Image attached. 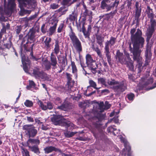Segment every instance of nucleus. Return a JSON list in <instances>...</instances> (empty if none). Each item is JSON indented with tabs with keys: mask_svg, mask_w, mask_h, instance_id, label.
Masks as SVG:
<instances>
[{
	"mask_svg": "<svg viewBox=\"0 0 156 156\" xmlns=\"http://www.w3.org/2000/svg\"><path fill=\"white\" fill-rule=\"evenodd\" d=\"M78 16V14L76 12H75L74 11L72 12L71 14L69 15V17L67 18V20H69L70 22H72L74 23V21H76V22L77 20V17Z\"/></svg>",
	"mask_w": 156,
	"mask_h": 156,
	"instance_id": "21",
	"label": "nucleus"
},
{
	"mask_svg": "<svg viewBox=\"0 0 156 156\" xmlns=\"http://www.w3.org/2000/svg\"><path fill=\"white\" fill-rule=\"evenodd\" d=\"M115 58L118 62L122 64H124L126 61V58H124L123 53L120 52L119 50H117L115 56Z\"/></svg>",
	"mask_w": 156,
	"mask_h": 156,
	"instance_id": "15",
	"label": "nucleus"
},
{
	"mask_svg": "<svg viewBox=\"0 0 156 156\" xmlns=\"http://www.w3.org/2000/svg\"><path fill=\"white\" fill-rule=\"evenodd\" d=\"M115 1L114 2H113V4L114 7H117L119 2V0H112Z\"/></svg>",
	"mask_w": 156,
	"mask_h": 156,
	"instance_id": "61",
	"label": "nucleus"
},
{
	"mask_svg": "<svg viewBox=\"0 0 156 156\" xmlns=\"http://www.w3.org/2000/svg\"><path fill=\"white\" fill-rule=\"evenodd\" d=\"M92 125L97 129H99L101 127V125L99 123L100 121L99 118L97 117H94L93 119Z\"/></svg>",
	"mask_w": 156,
	"mask_h": 156,
	"instance_id": "26",
	"label": "nucleus"
},
{
	"mask_svg": "<svg viewBox=\"0 0 156 156\" xmlns=\"http://www.w3.org/2000/svg\"><path fill=\"white\" fill-rule=\"evenodd\" d=\"M71 66H72V73H74L77 72V69L74 62L71 61Z\"/></svg>",
	"mask_w": 156,
	"mask_h": 156,
	"instance_id": "44",
	"label": "nucleus"
},
{
	"mask_svg": "<svg viewBox=\"0 0 156 156\" xmlns=\"http://www.w3.org/2000/svg\"><path fill=\"white\" fill-rule=\"evenodd\" d=\"M29 84L32 87H35L36 86V84L34 81L32 80H29Z\"/></svg>",
	"mask_w": 156,
	"mask_h": 156,
	"instance_id": "59",
	"label": "nucleus"
},
{
	"mask_svg": "<svg viewBox=\"0 0 156 156\" xmlns=\"http://www.w3.org/2000/svg\"><path fill=\"white\" fill-rule=\"evenodd\" d=\"M85 58L87 65L95 61L93 59L91 55L88 54L86 55Z\"/></svg>",
	"mask_w": 156,
	"mask_h": 156,
	"instance_id": "33",
	"label": "nucleus"
},
{
	"mask_svg": "<svg viewBox=\"0 0 156 156\" xmlns=\"http://www.w3.org/2000/svg\"><path fill=\"white\" fill-rule=\"evenodd\" d=\"M51 121L55 125L64 126L67 128L70 126L73 127V125L70 121L66 120L60 115L54 116L51 119Z\"/></svg>",
	"mask_w": 156,
	"mask_h": 156,
	"instance_id": "5",
	"label": "nucleus"
},
{
	"mask_svg": "<svg viewBox=\"0 0 156 156\" xmlns=\"http://www.w3.org/2000/svg\"><path fill=\"white\" fill-rule=\"evenodd\" d=\"M24 104L27 107H31L33 105V103L31 101L27 100L24 103Z\"/></svg>",
	"mask_w": 156,
	"mask_h": 156,
	"instance_id": "41",
	"label": "nucleus"
},
{
	"mask_svg": "<svg viewBox=\"0 0 156 156\" xmlns=\"http://www.w3.org/2000/svg\"><path fill=\"white\" fill-rule=\"evenodd\" d=\"M153 82V79L152 77H150L145 81L144 83L143 84L144 87H146L149 85L151 84Z\"/></svg>",
	"mask_w": 156,
	"mask_h": 156,
	"instance_id": "38",
	"label": "nucleus"
},
{
	"mask_svg": "<svg viewBox=\"0 0 156 156\" xmlns=\"http://www.w3.org/2000/svg\"><path fill=\"white\" fill-rule=\"evenodd\" d=\"M66 26L63 23H62L60 24L57 29V32L60 33L62 31L63 29L65 28Z\"/></svg>",
	"mask_w": 156,
	"mask_h": 156,
	"instance_id": "47",
	"label": "nucleus"
},
{
	"mask_svg": "<svg viewBox=\"0 0 156 156\" xmlns=\"http://www.w3.org/2000/svg\"><path fill=\"white\" fill-rule=\"evenodd\" d=\"M124 64L126 65V66L129 68V69L131 71H133L134 70V66L133 62L132 60L130 61H126L125 62V63Z\"/></svg>",
	"mask_w": 156,
	"mask_h": 156,
	"instance_id": "27",
	"label": "nucleus"
},
{
	"mask_svg": "<svg viewBox=\"0 0 156 156\" xmlns=\"http://www.w3.org/2000/svg\"><path fill=\"white\" fill-rule=\"evenodd\" d=\"M29 138L27 142L28 146L30 144L31 145L35 144L37 146L40 144V141L39 139H31L30 138Z\"/></svg>",
	"mask_w": 156,
	"mask_h": 156,
	"instance_id": "25",
	"label": "nucleus"
},
{
	"mask_svg": "<svg viewBox=\"0 0 156 156\" xmlns=\"http://www.w3.org/2000/svg\"><path fill=\"white\" fill-rule=\"evenodd\" d=\"M87 66L93 74H95L97 73H100L101 71H102V69L101 68H99L100 70H97L98 68V65L96 61L89 64L87 65Z\"/></svg>",
	"mask_w": 156,
	"mask_h": 156,
	"instance_id": "12",
	"label": "nucleus"
},
{
	"mask_svg": "<svg viewBox=\"0 0 156 156\" xmlns=\"http://www.w3.org/2000/svg\"><path fill=\"white\" fill-rule=\"evenodd\" d=\"M110 92L109 90L108 89H105L101 90V93L102 94H103L104 95H106L107 94H108Z\"/></svg>",
	"mask_w": 156,
	"mask_h": 156,
	"instance_id": "58",
	"label": "nucleus"
},
{
	"mask_svg": "<svg viewBox=\"0 0 156 156\" xmlns=\"http://www.w3.org/2000/svg\"><path fill=\"white\" fill-rule=\"evenodd\" d=\"M145 12L147 15V17L150 20L154 19V14L153 9L151 8L150 6H147L145 10Z\"/></svg>",
	"mask_w": 156,
	"mask_h": 156,
	"instance_id": "19",
	"label": "nucleus"
},
{
	"mask_svg": "<svg viewBox=\"0 0 156 156\" xmlns=\"http://www.w3.org/2000/svg\"><path fill=\"white\" fill-rule=\"evenodd\" d=\"M141 8H140V10H135V17L136 21V23L137 24H138L139 23V22L140 20V17L141 16Z\"/></svg>",
	"mask_w": 156,
	"mask_h": 156,
	"instance_id": "29",
	"label": "nucleus"
},
{
	"mask_svg": "<svg viewBox=\"0 0 156 156\" xmlns=\"http://www.w3.org/2000/svg\"><path fill=\"white\" fill-rule=\"evenodd\" d=\"M57 90L61 92H62L64 90L65 88L62 86H59L57 87Z\"/></svg>",
	"mask_w": 156,
	"mask_h": 156,
	"instance_id": "63",
	"label": "nucleus"
},
{
	"mask_svg": "<svg viewBox=\"0 0 156 156\" xmlns=\"http://www.w3.org/2000/svg\"><path fill=\"white\" fill-rule=\"evenodd\" d=\"M89 83L90 84V86L92 87L94 89H98L100 88H98L97 87V84L96 83L92 80H89Z\"/></svg>",
	"mask_w": 156,
	"mask_h": 156,
	"instance_id": "42",
	"label": "nucleus"
},
{
	"mask_svg": "<svg viewBox=\"0 0 156 156\" xmlns=\"http://www.w3.org/2000/svg\"><path fill=\"white\" fill-rule=\"evenodd\" d=\"M22 63L23 65V68L24 71L27 73L29 71L28 66L30 65V61L28 59L27 60L22 59Z\"/></svg>",
	"mask_w": 156,
	"mask_h": 156,
	"instance_id": "23",
	"label": "nucleus"
},
{
	"mask_svg": "<svg viewBox=\"0 0 156 156\" xmlns=\"http://www.w3.org/2000/svg\"><path fill=\"white\" fill-rule=\"evenodd\" d=\"M126 96L129 101H133L135 97V95L133 93H130L128 94Z\"/></svg>",
	"mask_w": 156,
	"mask_h": 156,
	"instance_id": "53",
	"label": "nucleus"
},
{
	"mask_svg": "<svg viewBox=\"0 0 156 156\" xmlns=\"http://www.w3.org/2000/svg\"><path fill=\"white\" fill-rule=\"evenodd\" d=\"M34 45V43L32 44V45H30V47L27 48L26 46H25V48H24V50L26 51H31L30 55L31 56V58L33 61H37L39 59V58H36L33 55V47Z\"/></svg>",
	"mask_w": 156,
	"mask_h": 156,
	"instance_id": "18",
	"label": "nucleus"
},
{
	"mask_svg": "<svg viewBox=\"0 0 156 156\" xmlns=\"http://www.w3.org/2000/svg\"><path fill=\"white\" fill-rule=\"evenodd\" d=\"M43 65L46 70H49L51 69L52 65L51 63L50 62L48 61V59L45 60L44 61Z\"/></svg>",
	"mask_w": 156,
	"mask_h": 156,
	"instance_id": "31",
	"label": "nucleus"
},
{
	"mask_svg": "<svg viewBox=\"0 0 156 156\" xmlns=\"http://www.w3.org/2000/svg\"><path fill=\"white\" fill-rule=\"evenodd\" d=\"M21 153L23 156H29V152L27 150L23 147L21 148Z\"/></svg>",
	"mask_w": 156,
	"mask_h": 156,
	"instance_id": "37",
	"label": "nucleus"
},
{
	"mask_svg": "<svg viewBox=\"0 0 156 156\" xmlns=\"http://www.w3.org/2000/svg\"><path fill=\"white\" fill-rule=\"evenodd\" d=\"M116 42V38L111 36L109 40H108L105 43L104 53L107 58L108 62L110 66H112L111 55L109 47L111 48L114 45Z\"/></svg>",
	"mask_w": 156,
	"mask_h": 156,
	"instance_id": "3",
	"label": "nucleus"
},
{
	"mask_svg": "<svg viewBox=\"0 0 156 156\" xmlns=\"http://www.w3.org/2000/svg\"><path fill=\"white\" fill-rule=\"evenodd\" d=\"M87 105V103L84 101L81 102L79 103V106L80 108H85Z\"/></svg>",
	"mask_w": 156,
	"mask_h": 156,
	"instance_id": "55",
	"label": "nucleus"
},
{
	"mask_svg": "<svg viewBox=\"0 0 156 156\" xmlns=\"http://www.w3.org/2000/svg\"><path fill=\"white\" fill-rule=\"evenodd\" d=\"M50 62L53 66V69H55L56 68L57 61L56 56L52 52L50 55Z\"/></svg>",
	"mask_w": 156,
	"mask_h": 156,
	"instance_id": "22",
	"label": "nucleus"
},
{
	"mask_svg": "<svg viewBox=\"0 0 156 156\" xmlns=\"http://www.w3.org/2000/svg\"><path fill=\"white\" fill-rule=\"evenodd\" d=\"M70 103L65 100L61 105L58 106L57 108L65 111H68L70 108Z\"/></svg>",
	"mask_w": 156,
	"mask_h": 156,
	"instance_id": "17",
	"label": "nucleus"
},
{
	"mask_svg": "<svg viewBox=\"0 0 156 156\" xmlns=\"http://www.w3.org/2000/svg\"><path fill=\"white\" fill-rule=\"evenodd\" d=\"M124 147L127 150V155L128 156H131V152H130L131 148L130 146L127 144H125Z\"/></svg>",
	"mask_w": 156,
	"mask_h": 156,
	"instance_id": "48",
	"label": "nucleus"
},
{
	"mask_svg": "<svg viewBox=\"0 0 156 156\" xmlns=\"http://www.w3.org/2000/svg\"><path fill=\"white\" fill-rule=\"evenodd\" d=\"M66 78L67 80V83L68 85L69 84L71 83V80H72V75L69 73H66Z\"/></svg>",
	"mask_w": 156,
	"mask_h": 156,
	"instance_id": "49",
	"label": "nucleus"
},
{
	"mask_svg": "<svg viewBox=\"0 0 156 156\" xmlns=\"http://www.w3.org/2000/svg\"><path fill=\"white\" fill-rule=\"evenodd\" d=\"M12 44V42L11 41H10L9 42V43L4 44V46L6 48L9 49L11 48Z\"/></svg>",
	"mask_w": 156,
	"mask_h": 156,
	"instance_id": "56",
	"label": "nucleus"
},
{
	"mask_svg": "<svg viewBox=\"0 0 156 156\" xmlns=\"http://www.w3.org/2000/svg\"><path fill=\"white\" fill-rule=\"evenodd\" d=\"M94 152V150L92 149H87L86 151V152L87 153L89 154H91L92 153H93Z\"/></svg>",
	"mask_w": 156,
	"mask_h": 156,
	"instance_id": "64",
	"label": "nucleus"
},
{
	"mask_svg": "<svg viewBox=\"0 0 156 156\" xmlns=\"http://www.w3.org/2000/svg\"><path fill=\"white\" fill-rule=\"evenodd\" d=\"M91 48L93 51L96 52L98 56L100 58H102L103 55L101 50L99 48L97 45H95L94 43H92L91 44Z\"/></svg>",
	"mask_w": 156,
	"mask_h": 156,
	"instance_id": "20",
	"label": "nucleus"
},
{
	"mask_svg": "<svg viewBox=\"0 0 156 156\" xmlns=\"http://www.w3.org/2000/svg\"><path fill=\"white\" fill-rule=\"evenodd\" d=\"M153 43V42H152V39L151 40V41H149L148 44H147V43L146 50L145 52V60L144 65L145 66H147L149 65L150 60L151 58L152 54L151 52V46H149V45H151Z\"/></svg>",
	"mask_w": 156,
	"mask_h": 156,
	"instance_id": "9",
	"label": "nucleus"
},
{
	"mask_svg": "<svg viewBox=\"0 0 156 156\" xmlns=\"http://www.w3.org/2000/svg\"><path fill=\"white\" fill-rule=\"evenodd\" d=\"M57 25V22H55L53 26L50 27L49 29V35L51 36L55 32L56 27Z\"/></svg>",
	"mask_w": 156,
	"mask_h": 156,
	"instance_id": "30",
	"label": "nucleus"
},
{
	"mask_svg": "<svg viewBox=\"0 0 156 156\" xmlns=\"http://www.w3.org/2000/svg\"><path fill=\"white\" fill-rule=\"evenodd\" d=\"M70 31L69 36L71 40L73 46L76 50L79 53L82 51V44L78 38L73 32L71 26H69Z\"/></svg>",
	"mask_w": 156,
	"mask_h": 156,
	"instance_id": "4",
	"label": "nucleus"
},
{
	"mask_svg": "<svg viewBox=\"0 0 156 156\" xmlns=\"http://www.w3.org/2000/svg\"><path fill=\"white\" fill-rule=\"evenodd\" d=\"M76 22V26L78 30H80V32L82 31V23H81L82 22L79 20V22L77 23V22Z\"/></svg>",
	"mask_w": 156,
	"mask_h": 156,
	"instance_id": "54",
	"label": "nucleus"
},
{
	"mask_svg": "<svg viewBox=\"0 0 156 156\" xmlns=\"http://www.w3.org/2000/svg\"><path fill=\"white\" fill-rule=\"evenodd\" d=\"M98 83L105 86V87L107 86L106 80L105 78H100L98 79Z\"/></svg>",
	"mask_w": 156,
	"mask_h": 156,
	"instance_id": "45",
	"label": "nucleus"
},
{
	"mask_svg": "<svg viewBox=\"0 0 156 156\" xmlns=\"http://www.w3.org/2000/svg\"><path fill=\"white\" fill-rule=\"evenodd\" d=\"M86 20V18H84L82 19V20L80 21L82 22L81 23H82V32L83 34L84 37L85 38H88L89 39L90 38V36L91 31L92 27L91 25H88L87 30H86V28L84 26Z\"/></svg>",
	"mask_w": 156,
	"mask_h": 156,
	"instance_id": "11",
	"label": "nucleus"
},
{
	"mask_svg": "<svg viewBox=\"0 0 156 156\" xmlns=\"http://www.w3.org/2000/svg\"><path fill=\"white\" fill-rule=\"evenodd\" d=\"M71 0H62V4L65 6H69L71 4L73 3V2L70 3L69 2Z\"/></svg>",
	"mask_w": 156,
	"mask_h": 156,
	"instance_id": "52",
	"label": "nucleus"
},
{
	"mask_svg": "<svg viewBox=\"0 0 156 156\" xmlns=\"http://www.w3.org/2000/svg\"><path fill=\"white\" fill-rule=\"evenodd\" d=\"M18 1L19 3V7L21 9H22L24 7L26 6L27 4L25 3L26 2L22 0H18Z\"/></svg>",
	"mask_w": 156,
	"mask_h": 156,
	"instance_id": "46",
	"label": "nucleus"
},
{
	"mask_svg": "<svg viewBox=\"0 0 156 156\" xmlns=\"http://www.w3.org/2000/svg\"><path fill=\"white\" fill-rule=\"evenodd\" d=\"M54 99V103L56 105H59L62 103V100L60 98L56 97Z\"/></svg>",
	"mask_w": 156,
	"mask_h": 156,
	"instance_id": "43",
	"label": "nucleus"
},
{
	"mask_svg": "<svg viewBox=\"0 0 156 156\" xmlns=\"http://www.w3.org/2000/svg\"><path fill=\"white\" fill-rule=\"evenodd\" d=\"M37 32H38V30H36L34 27L30 29L22 41V44H23L26 41V44L23 45L24 48H25V45L27 48L30 47V45H32V43L34 42L35 40L36 33Z\"/></svg>",
	"mask_w": 156,
	"mask_h": 156,
	"instance_id": "2",
	"label": "nucleus"
},
{
	"mask_svg": "<svg viewBox=\"0 0 156 156\" xmlns=\"http://www.w3.org/2000/svg\"><path fill=\"white\" fill-rule=\"evenodd\" d=\"M83 15L85 16H89V20H91L92 18V12L90 10L88 9H86L83 12Z\"/></svg>",
	"mask_w": 156,
	"mask_h": 156,
	"instance_id": "39",
	"label": "nucleus"
},
{
	"mask_svg": "<svg viewBox=\"0 0 156 156\" xmlns=\"http://www.w3.org/2000/svg\"><path fill=\"white\" fill-rule=\"evenodd\" d=\"M44 150V153L46 154H49L53 151L58 152L60 153L62 152L61 150L53 146H47L45 147Z\"/></svg>",
	"mask_w": 156,
	"mask_h": 156,
	"instance_id": "16",
	"label": "nucleus"
},
{
	"mask_svg": "<svg viewBox=\"0 0 156 156\" xmlns=\"http://www.w3.org/2000/svg\"><path fill=\"white\" fill-rule=\"evenodd\" d=\"M96 39H97V43L100 46H101L103 45V42L104 41V38L102 37L101 35H96Z\"/></svg>",
	"mask_w": 156,
	"mask_h": 156,
	"instance_id": "34",
	"label": "nucleus"
},
{
	"mask_svg": "<svg viewBox=\"0 0 156 156\" xmlns=\"http://www.w3.org/2000/svg\"><path fill=\"white\" fill-rule=\"evenodd\" d=\"M59 7L58 4L55 3L51 4L50 5L51 8L53 9H55L58 8Z\"/></svg>",
	"mask_w": 156,
	"mask_h": 156,
	"instance_id": "57",
	"label": "nucleus"
},
{
	"mask_svg": "<svg viewBox=\"0 0 156 156\" xmlns=\"http://www.w3.org/2000/svg\"><path fill=\"white\" fill-rule=\"evenodd\" d=\"M32 74L36 79L48 80L49 78L47 73L43 70H41L38 67H34L33 69Z\"/></svg>",
	"mask_w": 156,
	"mask_h": 156,
	"instance_id": "7",
	"label": "nucleus"
},
{
	"mask_svg": "<svg viewBox=\"0 0 156 156\" xmlns=\"http://www.w3.org/2000/svg\"><path fill=\"white\" fill-rule=\"evenodd\" d=\"M22 29V26L21 25L17 26L16 27L15 31L17 34H19Z\"/></svg>",
	"mask_w": 156,
	"mask_h": 156,
	"instance_id": "51",
	"label": "nucleus"
},
{
	"mask_svg": "<svg viewBox=\"0 0 156 156\" xmlns=\"http://www.w3.org/2000/svg\"><path fill=\"white\" fill-rule=\"evenodd\" d=\"M37 103L41 109L43 110H51L53 108V104L50 102H45L43 103L41 101L39 100Z\"/></svg>",
	"mask_w": 156,
	"mask_h": 156,
	"instance_id": "13",
	"label": "nucleus"
},
{
	"mask_svg": "<svg viewBox=\"0 0 156 156\" xmlns=\"http://www.w3.org/2000/svg\"><path fill=\"white\" fill-rule=\"evenodd\" d=\"M55 48L54 49V53L56 55H58L60 51V47L59 45V41L58 40L55 41Z\"/></svg>",
	"mask_w": 156,
	"mask_h": 156,
	"instance_id": "32",
	"label": "nucleus"
},
{
	"mask_svg": "<svg viewBox=\"0 0 156 156\" xmlns=\"http://www.w3.org/2000/svg\"><path fill=\"white\" fill-rule=\"evenodd\" d=\"M114 6L110 0H102L101 3L100 8L102 9H105L106 11H108L113 9Z\"/></svg>",
	"mask_w": 156,
	"mask_h": 156,
	"instance_id": "10",
	"label": "nucleus"
},
{
	"mask_svg": "<svg viewBox=\"0 0 156 156\" xmlns=\"http://www.w3.org/2000/svg\"><path fill=\"white\" fill-rule=\"evenodd\" d=\"M136 28L131 29L130 38L133 46V54L134 61H136L137 64L136 66L138 70V73H140L142 69V58L140 56L141 50L140 48H143L144 45L145 39L142 36L141 30L138 28L136 31Z\"/></svg>",
	"mask_w": 156,
	"mask_h": 156,
	"instance_id": "1",
	"label": "nucleus"
},
{
	"mask_svg": "<svg viewBox=\"0 0 156 156\" xmlns=\"http://www.w3.org/2000/svg\"><path fill=\"white\" fill-rule=\"evenodd\" d=\"M61 64L60 66L62 67L65 68L66 66L67 65V60L66 57H63L62 61L61 63Z\"/></svg>",
	"mask_w": 156,
	"mask_h": 156,
	"instance_id": "40",
	"label": "nucleus"
},
{
	"mask_svg": "<svg viewBox=\"0 0 156 156\" xmlns=\"http://www.w3.org/2000/svg\"><path fill=\"white\" fill-rule=\"evenodd\" d=\"M16 5V4L13 1H10L8 4V8L11 10H13Z\"/></svg>",
	"mask_w": 156,
	"mask_h": 156,
	"instance_id": "36",
	"label": "nucleus"
},
{
	"mask_svg": "<svg viewBox=\"0 0 156 156\" xmlns=\"http://www.w3.org/2000/svg\"><path fill=\"white\" fill-rule=\"evenodd\" d=\"M150 24L147 29L145 33L146 36V41L147 44L149 43L156 29V20L155 19L150 20Z\"/></svg>",
	"mask_w": 156,
	"mask_h": 156,
	"instance_id": "6",
	"label": "nucleus"
},
{
	"mask_svg": "<svg viewBox=\"0 0 156 156\" xmlns=\"http://www.w3.org/2000/svg\"><path fill=\"white\" fill-rule=\"evenodd\" d=\"M124 64L126 65V66L129 68V69L131 71H133L134 70V66L133 62L132 60L130 61H126L125 62V63Z\"/></svg>",
	"mask_w": 156,
	"mask_h": 156,
	"instance_id": "28",
	"label": "nucleus"
},
{
	"mask_svg": "<svg viewBox=\"0 0 156 156\" xmlns=\"http://www.w3.org/2000/svg\"><path fill=\"white\" fill-rule=\"evenodd\" d=\"M116 84L117 85L113 87V89L115 91L122 93L127 89V87L124 85L123 81L119 82V83Z\"/></svg>",
	"mask_w": 156,
	"mask_h": 156,
	"instance_id": "14",
	"label": "nucleus"
},
{
	"mask_svg": "<svg viewBox=\"0 0 156 156\" xmlns=\"http://www.w3.org/2000/svg\"><path fill=\"white\" fill-rule=\"evenodd\" d=\"M45 26V24H43L42 25L41 28V32L43 34H45L46 32V29L44 28Z\"/></svg>",
	"mask_w": 156,
	"mask_h": 156,
	"instance_id": "60",
	"label": "nucleus"
},
{
	"mask_svg": "<svg viewBox=\"0 0 156 156\" xmlns=\"http://www.w3.org/2000/svg\"><path fill=\"white\" fill-rule=\"evenodd\" d=\"M99 108L100 109H104V108L105 107L103 102H100L99 104Z\"/></svg>",
	"mask_w": 156,
	"mask_h": 156,
	"instance_id": "62",
	"label": "nucleus"
},
{
	"mask_svg": "<svg viewBox=\"0 0 156 156\" xmlns=\"http://www.w3.org/2000/svg\"><path fill=\"white\" fill-rule=\"evenodd\" d=\"M51 37H46L45 40L44 41L45 44V47L47 49H49L50 47V43L51 42Z\"/></svg>",
	"mask_w": 156,
	"mask_h": 156,
	"instance_id": "35",
	"label": "nucleus"
},
{
	"mask_svg": "<svg viewBox=\"0 0 156 156\" xmlns=\"http://www.w3.org/2000/svg\"><path fill=\"white\" fill-rule=\"evenodd\" d=\"M23 129L26 131V134L29 138H34L37 133L36 128L32 124H27L23 126Z\"/></svg>",
	"mask_w": 156,
	"mask_h": 156,
	"instance_id": "8",
	"label": "nucleus"
},
{
	"mask_svg": "<svg viewBox=\"0 0 156 156\" xmlns=\"http://www.w3.org/2000/svg\"><path fill=\"white\" fill-rule=\"evenodd\" d=\"M28 147L30 151L37 155H39L41 153L39 148L37 145H34L31 146V145H28Z\"/></svg>",
	"mask_w": 156,
	"mask_h": 156,
	"instance_id": "24",
	"label": "nucleus"
},
{
	"mask_svg": "<svg viewBox=\"0 0 156 156\" xmlns=\"http://www.w3.org/2000/svg\"><path fill=\"white\" fill-rule=\"evenodd\" d=\"M108 83L109 85L110 86H112L118 84V83H119V81H115L114 79H111V81L108 80Z\"/></svg>",
	"mask_w": 156,
	"mask_h": 156,
	"instance_id": "50",
	"label": "nucleus"
}]
</instances>
